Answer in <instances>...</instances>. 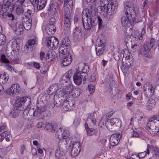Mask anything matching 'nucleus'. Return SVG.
Listing matches in <instances>:
<instances>
[{
	"instance_id": "obj_31",
	"label": "nucleus",
	"mask_w": 159,
	"mask_h": 159,
	"mask_svg": "<svg viewBox=\"0 0 159 159\" xmlns=\"http://www.w3.org/2000/svg\"><path fill=\"white\" fill-rule=\"evenodd\" d=\"M89 70V67L86 65L85 66L83 70L81 72H80V73L82 75V76L84 77V80L88 78L87 72H88Z\"/></svg>"
},
{
	"instance_id": "obj_47",
	"label": "nucleus",
	"mask_w": 159,
	"mask_h": 159,
	"mask_svg": "<svg viewBox=\"0 0 159 159\" xmlns=\"http://www.w3.org/2000/svg\"><path fill=\"white\" fill-rule=\"evenodd\" d=\"M65 2L66 6L70 7L71 8L73 6V0H65Z\"/></svg>"
},
{
	"instance_id": "obj_21",
	"label": "nucleus",
	"mask_w": 159,
	"mask_h": 159,
	"mask_svg": "<svg viewBox=\"0 0 159 159\" xmlns=\"http://www.w3.org/2000/svg\"><path fill=\"white\" fill-rule=\"evenodd\" d=\"M20 89V86L18 84H13L12 85L10 89V94L12 96L19 93Z\"/></svg>"
},
{
	"instance_id": "obj_45",
	"label": "nucleus",
	"mask_w": 159,
	"mask_h": 159,
	"mask_svg": "<svg viewBox=\"0 0 159 159\" xmlns=\"http://www.w3.org/2000/svg\"><path fill=\"white\" fill-rule=\"evenodd\" d=\"M72 74V70L70 69L63 76H66V78H68L70 80V78L71 77Z\"/></svg>"
},
{
	"instance_id": "obj_59",
	"label": "nucleus",
	"mask_w": 159,
	"mask_h": 159,
	"mask_svg": "<svg viewBox=\"0 0 159 159\" xmlns=\"http://www.w3.org/2000/svg\"><path fill=\"white\" fill-rule=\"evenodd\" d=\"M18 115V113L15 111H13L10 113V115L13 118L16 117Z\"/></svg>"
},
{
	"instance_id": "obj_61",
	"label": "nucleus",
	"mask_w": 159,
	"mask_h": 159,
	"mask_svg": "<svg viewBox=\"0 0 159 159\" xmlns=\"http://www.w3.org/2000/svg\"><path fill=\"white\" fill-rule=\"evenodd\" d=\"M34 66L37 69L39 70L40 68V66L39 63L34 62L33 63Z\"/></svg>"
},
{
	"instance_id": "obj_26",
	"label": "nucleus",
	"mask_w": 159,
	"mask_h": 159,
	"mask_svg": "<svg viewBox=\"0 0 159 159\" xmlns=\"http://www.w3.org/2000/svg\"><path fill=\"white\" fill-rule=\"evenodd\" d=\"M56 57V54L54 51L49 52L46 55V59L48 61H51L53 60Z\"/></svg>"
},
{
	"instance_id": "obj_55",
	"label": "nucleus",
	"mask_w": 159,
	"mask_h": 159,
	"mask_svg": "<svg viewBox=\"0 0 159 159\" xmlns=\"http://www.w3.org/2000/svg\"><path fill=\"white\" fill-rule=\"evenodd\" d=\"M105 45L104 43L100 39V40L99 42L98 43V46L97 47L98 48H104Z\"/></svg>"
},
{
	"instance_id": "obj_35",
	"label": "nucleus",
	"mask_w": 159,
	"mask_h": 159,
	"mask_svg": "<svg viewBox=\"0 0 159 159\" xmlns=\"http://www.w3.org/2000/svg\"><path fill=\"white\" fill-rule=\"evenodd\" d=\"M69 7L65 6L63 8V14L64 17L70 16V12Z\"/></svg>"
},
{
	"instance_id": "obj_38",
	"label": "nucleus",
	"mask_w": 159,
	"mask_h": 159,
	"mask_svg": "<svg viewBox=\"0 0 159 159\" xmlns=\"http://www.w3.org/2000/svg\"><path fill=\"white\" fill-rule=\"evenodd\" d=\"M11 47L12 49V51L14 53L17 52L19 50V47L18 44L16 42L13 43L11 46Z\"/></svg>"
},
{
	"instance_id": "obj_25",
	"label": "nucleus",
	"mask_w": 159,
	"mask_h": 159,
	"mask_svg": "<svg viewBox=\"0 0 159 159\" xmlns=\"http://www.w3.org/2000/svg\"><path fill=\"white\" fill-rule=\"evenodd\" d=\"M45 129L48 132L54 133L56 129L55 125L52 123H48L45 124Z\"/></svg>"
},
{
	"instance_id": "obj_16",
	"label": "nucleus",
	"mask_w": 159,
	"mask_h": 159,
	"mask_svg": "<svg viewBox=\"0 0 159 159\" xmlns=\"http://www.w3.org/2000/svg\"><path fill=\"white\" fill-rule=\"evenodd\" d=\"M32 4L34 7H37L38 10L43 9L45 6L47 0H32Z\"/></svg>"
},
{
	"instance_id": "obj_17",
	"label": "nucleus",
	"mask_w": 159,
	"mask_h": 159,
	"mask_svg": "<svg viewBox=\"0 0 159 159\" xmlns=\"http://www.w3.org/2000/svg\"><path fill=\"white\" fill-rule=\"evenodd\" d=\"M16 100L15 102V106L16 107H19L21 106L26 102H30V99L28 97H24L20 98H16Z\"/></svg>"
},
{
	"instance_id": "obj_8",
	"label": "nucleus",
	"mask_w": 159,
	"mask_h": 159,
	"mask_svg": "<svg viewBox=\"0 0 159 159\" xmlns=\"http://www.w3.org/2000/svg\"><path fill=\"white\" fill-rule=\"evenodd\" d=\"M61 44V46L59 48V52L65 53V52H69L71 44L69 38L66 37L62 39Z\"/></svg>"
},
{
	"instance_id": "obj_10",
	"label": "nucleus",
	"mask_w": 159,
	"mask_h": 159,
	"mask_svg": "<svg viewBox=\"0 0 159 159\" xmlns=\"http://www.w3.org/2000/svg\"><path fill=\"white\" fill-rule=\"evenodd\" d=\"M47 47L49 49H55L58 46L59 42L58 39L54 37L48 38L46 40Z\"/></svg>"
},
{
	"instance_id": "obj_23",
	"label": "nucleus",
	"mask_w": 159,
	"mask_h": 159,
	"mask_svg": "<svg viewBox=\"0 0 159 159\" xmlns=\"http://www.w3.org/2000/svg\"><path fill=\"white\" fill-rule=\"evenodd\" d=\"M58 8V3L56 2H51L48 10L53 13L54 15H56Z\"/></svg>"
},
{
	"instance_id": "obj_63",
	"label": "nucleus",
	"mask_w": 159,
	"mask_h": 159,
	"mask_svg": "<svg viewBox=\"0 0 159 159\" xmlns=\"http://www.w3.org/2000/svg\"><path fill=\"white\" fill-rule=\"evenodd\" d=\"M5 67L10 71H12L13 70L12 66L9 64H7L5 65Z\"/></svg>"
},
{
	"instance_id": "obj_6",
	"label": "nucleus",
	"mask_w": 159,
	"mask_h": 159,
	"mask_svg": "<svg viewBox=\"0 0 159 159\" xmlns=\"http://www.w3.org/2000/svg\"><path fill=\"white\" fill-rule=\"evenodd\" d=\"M105 124L107 129L110 131L113 132L120 127L121 121L118 118H114L106 121Z\"/></svg>"
},
{
	"instance_id": "obj_28",
	"label": "nucleus",
	"mask_w": 159,
	"mask_h": 159,
	"mask_svg": "<svg viewBox=\"0 0 159 159\" xmlns=\"http://www.w3.org/2000/svg\"><path fill=\"white\" fill-rule=\"evenodd\" d=\"M57 85L56 84L52 85L48 89L47 92L48 93L51 95L55 93L57 91Z\"/></svg>"
},
{
	"instance_id": "obj_18",
	"label": "nucleus",
	"mask_w": 159,
	"mask_h": 159,
	"mask_svg": "<svg viewBox=\"0 0 159 159\" xmlns=\"http://www.w3.org/2000/svg\"><path fill=\"white\" fill-rule=\"evenodd\" d=\"M60 84L66 86H69L67 87V90L68 89L69 91H66L68 93H70L72 91V89H71L69 85L70 84V80L68 78H66L65 76H62L61 77L60 80Z\"/></svg>"
},
{
	"instance_id": "obj_49",
	"label": "nucleus",
	"mask_w": 159,
	"mask_h": 159,
	"mask_svg": "<svg viewBox=\"0 0 159 159\" xmlns=\"http://www.w3.org/2000/svg\"><path fill=\"white\" fill-rule=\"evenodd\" d=\"M56 98L55 97L54 98V102L55 104V105H56L57 107H59L61 106H62V100H61V101H60V100L59 98H58V99L56 100Z\"/></svg>"
},
{
	"instance_id": "obj_52",
	"label": "nucleus",
	"mask_w": 159,
	"mask_h": 159,
	"mask_svg": "<svg viewBox=\"0 0 159 159\" xmlns=\"http://www.w3.org/2000/svg\"><path fill=\"white\" fill-rule=\"evenodd\" d=\"M88 89L90 93H93L95 91V87L92 84H89L88 85Z\"/></svg>"
},
{
	"instance_id": "obj_15",
	"label": "nucleus",
	"mask_w": 159,
	"mask_h": 159,
	"mask_svg": "<svg viewBox=\"0 0 159 159\" xmlns=\"http://www.w3.org/2000/svg\"><path fill=\"white\" fill-rule=\"evenodd\" d=\"M82 75L80 72H77L74 74L73 77V79L75 83L77 85H80L82 83L83 80L84 83L86 79L84 80V77L82 76Z\"/></svg>"
},
{
	"instance_id": "obj_32",
	"label": "nucleus",
	"mask_w": 159,
	"mask_h": 159,
	"mask_svg": "<svg viewBox=\"0 0 159 159\" xmlns=\"http://www.w3.org/2000/svg\"><path fill=\"white\" fill-rule=\"evenodd\" d=\"M16 34L19 35L22 34L23 33V28L21 24H19L16 30H15Z\"/></svg>"
},
{
	"instance_id": "obj_33",
	"label": "nucleus",
	"mask_w": 159,
	"mask_h": 159,
	"mask_svg": "<svg viewBox=\"0 0 159 159\" xmlns=\"http://www.w3.org/2000/svg\"><path fill=\"white\" fill-rule=\"evenodd\" d=\"M35 43V39H31L29 40L26 43L25 48L27 49L29 48H31L33 46Z\"/></svg>"
},
{
	"instance_id": "obj_14",
	"label": "nucleus",
	"mask_w": 159,
	"mask_h": 159,
	"mask_svg": "<svg viewBox=\"0 0 159 159\" xmlns=\"http://www.w3.org/2000/svg\"><path fill=\"white\" fill-rule=\"evenodd\" d=\"M72 148L71 150V155L72 157H74L77 155L80 151V144L79 142H75L72 144Z\"/></svg>"
},
{
	"instance_id": "obj_41",
	"label": "nucleus",
	"mask_w": 159,
	"mask_h": 159,
	"mask_svg": "<svg viewBox=\"0 0 159 159\" xmlns=\"http://www.w3.org/2000/svg\"><path fill=\"white\" fill-rule=\"evenodd\" d=\"M96 54L98 56H100L103 52L104 49L103 48H95Z\"/></svg>"
},
{
	"instance_id": "obj_20",
	"label": "nucleus",
	"mask_w": 159,
	"mask_h": 159,
	"mask_svg": "<svg viewBox=\"0 0 159 159\" xmlns=\"http://www.w3.org/2000/svg\"><path fill=\"white\" fill-rule=\"evenodd\" d=\"M143 89L145 96L147 97H151L152 96L154 93V88L152 85L149 86L148 89L144 86Z\"/></svg>"
},
{
	"instance_id": "obj_4",
	"label": "nucleus",
	"mask_w": 159,
	"mask_h": 159,
	"mask_svg": "<svg viewBox=\"0 0 159 159\" xmlns=\"http://www.w3.org/2000/svg\"><path fill=\"white\" fill-rule=\"evenodd\" d=\"M117 7V4L116 0H109L108 3L104 7H102L101 11L105 14L112 15L116 13Z\"/></svg>"
},
{
	"instance_id": "obj_29",
	"label": "nucleus",
	"mask_w": 159,
	"mask_h": 159,
	"mask_svg": "<svg viewBox=\"0 0 159 159\" xmlns=\"http://www.w3.org/2000/svg\"><path fill=\"white\" fill-rule=\"evenodd\" d=\"M155 43V39L153 38H151L149 40L146 41L144 44L150 49L153 48Z\"/></svg>"
},
{
	"instance_id": "obj_64",
	"label": "nucleus",
	"mask_w": 159,
	"mask_h": 159,
	"mask_svg": "<svg viewBox=\"0 0 159 159\" xmlns=\"http://www.w3.org/2000/svg\"><path fill=\"white\" fill-rule=\"evenodd\" d=\"M153 151L156 155L159 156V148H154Z\"/></svg>"
},
{
	"instance_id": "obj_37",
	"label": "nucleus",
	"mask_w": 159,
	"mask_h": 159,
	"mask_svg": "<svg viewBox=\"0 0 159 159\" xmlns=\"http://www.w3.org/2000/svg\"><path fill=\"white\" fill-rule=\"evenodd\" d=\"M143 114L142 112H140V111H137L135 114V121H138L139 118H143Z\"/></svg>"
},
{
	"instance_id": "obj_12",
	"label": "nucleus",
	"mask_w": 159,
	"mask_h": 159,
	"mask_svg": "<svg viewBox=\"0 0 159 159\" xmlns=\"http://www.w3.org/2000/svg\"><path fill=\"white\" fill-rule=\"evenodd\" d=\"M121 135L119 133H114L112 134L110 138V143L111 146H115L119 143Z\"/></svg>"
},
{
	"instance_id": "obj_62",
	"label": "nucleus",
	"mask_w": 159,
	"mask_h": 159,
	"mask_svg": "<svg viewBox=\"0 0 159 159\" xmlns=\"http://www.w3.org/2000/svg\"><path fill=\"white\" fill-rule=\"evenodd\" d=\"M63 132V137H67L69 135V133L68 131L64 130Z\"/></svg>"
},
{
	"instance_id": "obj_27",
	"label": "nucleus",
	"mask_w": 159,
	"mask_h": 159,
	"mask_svg": "<svg viewBox=\"0 0 159 159\" xmlns=\"http://www.w3.org/2000/svg\"><path fill=\"white\" fill-rule=\"evenodd\" d=\"M156 104L155 100L152 98H149L147 102V108L148 110H150L154 107Z\"/></svg>"
},
{
	"instance_id": "obj_36",
	"label": "nucleus",
	"mask_w": 159,
	"mask_h": 159,
	"mask_svg": "<svg viewBox=\"0 0 159 159\" xmlns=\"http://www.w3.org/2000/svg\"><path fill=\"white\" fill-rule=\"evenodd\" d=\"M64 18V24L66 27L69 28L71 25V17H65Z\"/></svg>"
},
{
	"instance_id": "obj_43",
	"label": "nucleus",
	"mask_w": 159,
	"mask_h": 159,
	"mask_svg": "<svg viewBox=\"0 0 159 159\" xmlns=\"http://www.w3.org/2000/svg\"><path fill=\"white\" fill-rule=\"evenodd\" d=\"M131 48L133 50V51L134 52L138 48V45L137 42L135 43L134 41V40H133V42L131 43Z\"/></svg>"
},
{
	"instance_id": "obj_50",
	"label": "nucleus",
	"mask_w": 159,
	"mask_h": 159,
	"mask_svg": "<svg viewBox=\"0 0 159 159\" xmlns=\"http://www.w3.org/2000/svg\"><path fill=\"white\" fill-rule=\"evenodd\" d=\"M85 63H80L78 66V70L77 72H81L85 66Z\"/></svg>"
},
{
	"instance_id": "obj_58",
	"label": "nucleus",
	"mask_w": 159,
	"mask_h": 159,
	"mask_svg": "<svg viewBox=\"0 0 159 159\" xmlns=\"http://www.w3.org/2000/svg\"><path fill=\"white\" fill-rule=\"evenodd\" d=\"M114 57L115 60L118 61L119 60L120 57V55L118 52H116L114 55Z\"/></svg>"
},
{
	"instance_id": "obj_34",
	"label": "nucleus",
	"mask_w": 159,
	"mask_h": 159,
	"mask_svg": "<svg viewBox=\"0 0 159 159\" xmlns=\"http://www.w3.org/2000/svg\"><path fill=\"white\" fill-rule=\"evenodd\" d=\"M128 32H126L125 34V40L126 43H129L130 42L131 43L133 42L134 39H135V38L133 37V36L129 35L128 34Z\"/></svg>"
},
{
	"instance_id": "obj_1",
	"label": "nucleus",
	"mask_w": 159,
	"mask_h": 159,
	"mask_svg": "<svg viewBox=\"0 0 159 159\" xmlns=\"http://www.w3.org/2000/svg\"><path fill=\"white\" fill-rule=\"evenodd\" d=\"M124 10L126 16L121 17V23L122 26L128 27L135 21L137 8L135 9L131 2H126L124 3Z\"/></svg>"
},
{
	"instance_id": "obj_22",
	"label": "nucleus",
	"mask_w": 159,
	"mask_h": 159,
	"mask_svg": "<svg viewBox=\"0 0 159 159\" xmlns=\"http://www.w3.org/2000/svg\"><path fill=\"white\" fill-rule=\"evenodd\" d=\"M31 20L26 16L24 17L22 19V22L23 25V27H24V29L26 30H30L31 27Z\"/></svg>"
},
{
	"instance_id": "obj_40",
	"label": "nucleus",
	"mask_w": 159,
	"mask_h": 159,
	"mask_svg": "<svg viewBox=\"0 0 159 159\" xmlns=\"http://www.w3.org/2000/svg\"><path fill=\"white\" fill-rule=\"evenodd\" d=\"M16 13L18 15H20L24 11V10L22 7L18 5L16 6Z\"/></svg>"
},
{
	"instance_id": "obj_9",
	"label": "nucleus",
	"mask_w": 159,
	"mask_h": 159,
	"mask_svg": "<svg viewBox=\"0 0 159 159\" xmlns=\"http://www.w3.org/2000/svg\"><path fill=\"white\" fill-rule=\"evenodd\" d=\"M69 52H65V53L59 52V56L61 60V64L62 66H67L70 64L72 61V57Z\"/></svg>"
},
{
	"instance_id": "obj_3",
	"label": "nucleus",
	"mask_w": 159,
	"mask_h": 159,
	"mask_svg": "<svg viewBox=\"0 0 159 159\" xmlns=\"http://www.w3.org/2000/svg\"><path fill=\"white\" fill-rule=\"evenodd\" d=\"M147 129L153 136L159 133V116H154L149 119L147 124Z\"/></svg>"
},
{
	"instance_id": "obj_7",
	"label": "nucleus",
	"mask_w": 159,
	"mask_h": 159,
	"mask_svg": "<svg viewBox=\"0 0 159 159\" xmlns=\"http://www.w3.org/2000/svg\"><path fill=\"white\" fill-rule=\"evenodd\" d=\"M65 142V141L60 140L58 143L59 147L55 151V156L59 159H66V153L63 151V150L66 148Z\"/></svg>"
},
{
	"instance_id": "obj_39",
	"label": "nucleus",
	"mask_w": 159,
	"mask_h": 159,
	"mask_svg": "<svg viewBox=\"0 0 159 159\" xmlns=\"http://www.w3.org/2000/svg\"><path fill=\"white\" fill-rule=\"evenodd\" d=\"M56 137L58 139H60L62 137H63V132L62 129L60 128L56 132Z\"/></svg>"
},
{
	"instance_id": "obj_2",
	"label": "nucleus",
	"mask_w": 159,
	"mask_h": 159,
	"mask_svg": "<svg viewBox=\"0 0 159 159\" xmlns=\"http://www.w3.org/2000/svg\"><path fill=\"white\" fill-rule=\"evenodd\" d=\"M15 0H2V2H0V17L5 18L8 17L11 20H15V17L11 12L14 8L13 2ZM25 0H18V2L22 5Z\"/></svg>"
},
{
	"instance_id": "obj_53",
	"label": "nucleus",
	"mask_w": 159,
	"mask_h": 159,
	"mask_svg": "<svg viewBox=\"0 0 159 159\" xmlns=\"http://www.w3.org/2000/svg\"><path fill=\"white\" fill-rule=\"evenodd\" d=\"M80 118H76L73 121V124L75 126H78L80 123Z\"/></svg>"
},
{
	"instance_id": "obj_44",
	"label": "nucleus",
	"mask_w": 159,
	"mask_h": 159,
	"mask_svg": "<svg viewBox=\"0 0 159 159\" xmlns=\"http://www.w3.org/2000/svg\"><path fill=\"white\" fill-rule=\"evenodd\" d=\"M145 156V154H144L143 156H141L137 154H133L131 155V158L132 159H140V158H143Z\"/></svg>"
},
{
	"instance_id": "obj_54",
	"label": "nucleus",
	"mask_w": 159,
	"mask_h": 159,
	"mask_svg": "<svg viewBox=\"0 0 159 159\" xmlns=\"http://www.w3.org/2000/svg\"><path fill=\"white\" fill-rule=\"evenodd\" d=\"M94 129H87V134L88 136H91L94 134L93 131Z\"/></svg>"
},
{
	"instance_id": "obj_30",
	"label": "nucleus",
	"mask_w": 159,
	"mask_h": 159,
	"mask_svg": "<svg viewBox=\"0 0 159 159\" xmlns=\"http://www.w3.org/2000/svg\"><path fill=\"white\" fill-rule=\"evenodd\" d=\"M9 77L6 75V73H4L3 75L0 74V84L6 83Z\"/></svg>"
},
{
	"instance_id": "obj_42",
	"label": "nucleus",
	"mask_w": 159,
	"mask_h": 159,
	"mask_svg": "<svg viewBox=\"0 0 159 159\" xmlns=\"http://www.w3.org/2000/svg\"><path fill=\"white\" fill-rule=\"evenodd\" d=\"M6 41V37L4 34H0V46L3 45Z\"/></svg>"
},
{
	"instance_id": "obj_56",
	"label": "nucleus",
	"mask_w": 159,
	"mask_h": 159,
	"mask_svg": "<svg viewBox=\"0 0 159 159\" xmlns=\"http://www.w3.org/2000/svg\"><path fill=\"white\" fill-rule=\"evenodd\" d=\"M10 134V133L9 131H6L3 132L1 135L2 136V138H3L4 139Z\"/></svg>"
},
{
	"instance_id": "obj_57",
	"label": "nucleus",
	"mask_w": 159,
	"mask_h": 159,
	"mask_svg": "<svg viewBox=\"0 0 159 159\" xmlns=\"http://www.w3.org/2000/svg\"><path fill=\"white\" fill-rule=\"evenodd\" d=\"M145 34V30L144 29H142L141 35H139L138 38L140 40H142L143 39V36Z\"/></svg>"
},
{
	"instance_id": "obj_24",
	"label": "nucleus",
	"mask_w": 159,
	"mask_h": 159,
	"mask_svg": "<svg viewBox=\"0 0 159 159\" xmlns=\"http://www.w3.org/2000/svg\"><path fill=\"white\" fill-rule=\"evenodd\" d=\"M56 30V27L54 25H49L45 29L46 33L48 35H51L54 34Z\"/></svg>"
},
{
	"instance_id": "obj_48",
	"label": "nucleus",
	"mask_w": 159,
	"mask_h": 159,
	"mask_svg": "<svg viewBox=\"0 0 159 159\" xmlns=\"http://www.w3.org/2000/svg\"><path fill=\"white\" fill-rule=\"evenodd\" d=\"M101 2V6L100 8L101 10L102 8L103 7H104L108 3V0H100Z\"/></svg>"
},
{
	"instance_id": "obj_11",
	"label": "nucleus",
	"mask_w": 159,
	"mask_h": 159,
	"mask_svg": "<svg viewBox=\"0 0 159 159\" xmlns=\"http://www.w3.org/2000/svg\"><path fill=\"white\" fill-rule=\"evenodd\" d=\"M74 104V101L70 99V98H67L62 101V106L64 111H70L73 109Z\"/></svg>"
},
{
	"instance_id": "obj_60",
	"label": "nucleus",
	"mask_w": 159,
	"mask_h": 159,
	"mask_svg": "<svg viewBox=\"0 0 159 159\" xmlns=\"http://www.w3.org/2000/svg\"><path fill=\"white\" fill-rule=\"evenodd\" d=\"M26 13V16H25H25H26V17H27V16L28 17H29V16H32V14H33L32 11L31 10L29 9H28L27 10Z\"/></svg>"
},
{
	"instance_id": "obj_5",
	"label": "nucleus",
	"mask_w": 159,
	"mask_h": 159,
	"mask_svg": "<svg viewBox=\"0 0 159 159\" xmlns=\"http://www.w3.org/2000/svg\"><path fill=\"white\" fill-rule=\"evenodd\" d=\"M82 16L83 25L84 28L87 30H89L92 27L95 26L96 25L95 20L93 17L88 16L87 12H82Z\"/></svg>"
},
{
	"instance_id": "obj_51",
	"label": "nucleus",
	"mask_w": 159,
	"mask_h": 159,
	"mask_svg": "<svg viewBox=\"0 0 159 159\" xmlns=\"http://www.w3.org/2000/svg\"><path fill=\"white\" fill-rule=\"evenodd\" d=\"M1 60L4 63H9V61L7 58L6 57L5 55L2 54L1 57Z\"/></svg>"
},
{
	"instance_id": "obj_13",
	"label": "nucleus",
	"mask_w": 159,
	"mask_h": 159,
	"mask_svg": "<svg viewBox=\"0 0 159 159\" xmlns=\"http://www.w3.org/2000/svg\"><path fill=\"white\" fill-rule=\"evenodd\" d=\"M46 108L43 106L38 107L34 112V116H36L39 119H43L45 116V111Z\"/></svg>"
},
{
	"instance_id": "obj_19",
	"label": "nucleus",
	"mask_w": 159,
	"mask_h": 159,
	"mask_svg": "<svg viewBox=\"0 0 159 159\" xmlns=\"http://www.w3.org/2000/svg\"><path fill=\"white\" fill-rule=\"evenodd\" d=\"M150 50L147 46L144 44L140 46L139 52L141 55L146 57L149 58L151 56Z\"/></svg>"
},
{
	"instance_id": "obj_46",
	"label": "nucleus",
	"mask_w": 159,
	"mask_h": 159,
	"mask_svg": "<svg viewBox=\"0 0 159 159\" xmlns=\"http://www.w3.org/2000/svg\"><path fill=\"white\" fill-rule=\"evenodd\" d=\"M144 119L143 118H139L138 121H135V124L136 125H138L139 126H140L144 124Z\"/></svg>"
}]
</instances>
